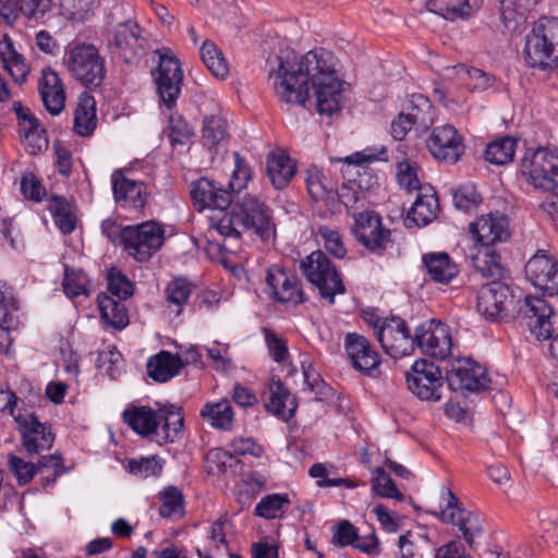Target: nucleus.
I'll return each mask as SVG.
<instances>
[{"label": "nucleus", "instance_id": "13d9d810", "mask_svg": "<svg viewBox=\"0 0 558 558\" xmlns=\"http://www.w3.org/2000/svg\"><path fill=\"white\" fill-rule=\"evenodd\" d=\"M17 310L11 286L0 282V328H10L13 312Z\"/></svg>", "mask_w": 558, "mask_h": 558}, {"label": "nucleus", "instance_id": "37998d69", "mask_svg": "<svg viewBox=\"0 0 558 558\" xmlns=\"http://www.w3.org/2000/svg\"><path fill=\"white\" fill-rule=\"evenodd\" d=\"M517 142L509 136L498 138L489 143L485 149V159L494 165L502 166L512 161Z\"/></svg>", "mask_w": 558, "mask_h": 558}, {"label": "nucleus", "instance_id": "69168bd1", "mask_svg": "<svg viewBox=\"0 0 558 558\" xmlns=\"http://www.w3.org/2000/svg\"><path fill=\"white\" fill-rule=\"evenodd\" d=\"M331 544L337 547L354 546L357 541V529L348 520H342L332 529Z\"/></svg>", "mask_w": 558, "mask_h": 558}, {"label": "nucleus", "instance_id": "680f3d73", "mask_svg": "<svg viewBox=\"0 0 558 558\" xmlns=\"http://www.w3.org/2000/svg\"><path fill=\"white\" fill-rule=\"evenodd\" d=\"M235 167L232 172V178L227 184V187L231 191L233 195L234 192H240L242 189L246 186V183L252 178V171L248 167L247 162L238 151L233 153Z\"/></svg>", "mask_w": 558, "mask_h": 558}, {"label": "nucleus", "instance_id": "f03ea898", "mask_svg": "<svg viewBox=\"0 0 558 558\" xmlns=\"http://www.w3.org/2000/svg\"><path fill=\"white\" fill-rule=\"evenodd\" d=\"M210 228L230 244L236 243L247 230H253L265 242L275 234L270 209L251 194L238 195L230 210L221 217H210Z\"/></svg>", "mask_w": 558, "mask_h": 558}, {"label": "nucleus", "instance_id": "864d4df0", "mask_svg": "<svg viewBox=\"0 0 558 558\" xmlns=\"http://www.w3.org/2000/svg\"><path fill=\"white\" fill-rule=\"evenodd\" d=\"M160 412V423L163 421L162 429L165 433V439L167 441H173V438L179 435L183 427V416L180 412V409L168 404L162 409H159Z\"/></svg>", "mask_w": 558, "mask_h": 558}, {"label": "nucleus", "instance_id": "ddd939ff", "mask_svg": "<svg viewBox=\"0 0 558 558\" xmlns=\"http://www.w3.org/2000/svg\"><path fill=\"white\" fill-rule=\"evenodd\" d=\"M21 435L22 447L28 456L38 454L52 447L54 434L51 425L40 423L35 413H21L14 416Z\"/></svg>", "mask_w": 558, "mask_h": 558}, {"label": "nucleus", "instance_id": "412c9836", "mask_svg": "<svg viewBox=\"0 0 558 558\" xmlns=\"http://www.w3.org/2000/svg\"><path fill=\"white\" fill-rule=\"evenodd\" d=\"M469 230L477 243L488 247L505 242L510 236L508 217L500 213L481 216L470 225Z\"/></svg>", "mask_w": 558, "mask_h": 558}, {"label": "nucleus", "instance_id": "dca6fc26", "mask_svg": "<svg viewBox=\"0 0 558 558\" xmlns=\"http://www.w3.org/2000/svg\"><path fill=\"white\" fill-rule=\"evenodd\" d=\"M527 280L544 294L558 295V260L538 250L525 265Z\"/></svg>", "mask_w": 558, "mask_h": 558}, {"label": "nucleus", "instance_id": "09e8293b", "mask_svg": "<svg viewBox=\"0 0 558 558\" xmlns=\"http://www.w3.org/2000/svg\"><path fill=\"white\" fill-rule=\"evenodd\" d=\"M538 0H500V16L505 25L518 19L523 20Z\"/></svg>", "mask_w": 558, "mask_h": 558}, {"label": "nucleus", "instance_id": "c9c22d12", "mask_svg": "<svg viewBox=\"0 0 558 558\" xmlns=\"http://www.w3.org/2000/svg\"><path fill=\"white\" fill-rule=\"evenodd\" d=\"M478 7V0H427L426 8L447 20L469 17Z\"/></svg>", "mask_w": 558, "mask_h": 558}, {"label": "nucleus", "instance_id": "de8ad7c7", "mask_svg": "<svg viewBox=\"0 0 558 558\" xmlns=\"http://www.w3.org/2000/svg\"><path fill=\"white\" fill-rule=\"evenodd\" d=\"M19 132L33 148V154L40 150L44 145L47 146L46 132L34 114L22 118L19 123Z\"/></svg>", "mask_w": 558, "mask_h": 558}, {"label": "nucleus", "instance_id": "49530a36", "mask_svg": "<svg viewBox=\"0 0 558 558\" xmlns=\"http://www.w3.org/2000/svg\"><path fill=\"white\" fill-rule=\"evenodd\" d=\"M161 506L159 514L163 518H181L184 514V499L175 486H168L159 493Z\"/></svg>", "mask_w": 558, "mask_h": 558}, {"label": "nucleus", "instance_id": "473e14b6", "mask_svg": "<svg viewBox=\"0 0 558 558\" xmlns=\"http://www.w3.org/2000/svg\"><path fill=\"white\" fill-rule=\"evenodd\" d=\"M266 163L267 174L278 190L286 187L295 174V165L287 155L270 153Z\"/></svg>", "mask_w": 558, "mask_h": 558}, {"label": "nucleus", "instance_id": "a878e982", "mask_svg": "<svg viewBox=\"0 0 558 558\" xmlns=\"http://www.w3.org/2000/svg\"><path fill=\"white\" fill-rule=\"evenodd\" d=\"M182 367L181 357L169 351H160L158 354L150 356L146 364L148 376L157 383L170 380L180 373Z\"/></svg>", "mask_w": 558, "mask_h": 558}, {"label": "nucleus", "instance_id": "aec40b11", "mask_svg": "<svg viewBox=\"0 0 558 558\" xmlns=\"http://www.w3.org/2000/svg\"><path fill=\"white\" fill-rule=\"evenodd\" d=\"M427 146L436 159L449 163H456L464 154L462 137L449 124L435 128L427 141Z\"/></svg>", "mask_w": 558, "mask_h": 558}, {"label": "nucleus", "instance_id": "9d476101", "mask_svg": "<svg viewBox=\"0 0 558 558\" xmlns=\"http://www.w3.org/2000/svg\"><path fill=\"white\" fill-rule=\"evenodd\" d=\"M159 56L158 68L153 72L157 93L161 102L172 109L181 93L183 71L179 60L168 48L157 50Z\"/></svg>", "mask_w": 558, "mask_h": 558}, {"label": "nucleus", "instance_id": "9b49d317", "mask_svg": "<svg viewBox=\"0 0 558 558\" xmlns=\"http://www.w3.org/2000/svg\"><path fill=\"white\" fill-rule=\"evenodd\" d=\"M409 390L423 401H439L444 388V377L434 362L420 359L405 374Z\"/></svg>", "mask_w": 558, "mask_h": 558}, {"label": "nucleus", "instance_id": "39448f33", "mask_svg": "<svg viewBox=\"0 0 558 558\" xmlns=\"http://www.w3.org/2000/svg\"><path fill=\"white\" fill-rule=\"evenodd\" d=\"M300 269L307 281L317 288L320 298L330 304L335 303L337 294L345 293L341 274L323 251H314L303 258Z\"/></svg>", "mask_w": 558, "mask_h": 558}, {"label": "nucleus", "instance_id": "c756f323", "mask_svg": "<svg viewBox=\"0 0 558 558\" xmlns=\"http://www.w3.org/2000/svg\"><path fill=\"white\" fill-rule=\"evenodd\" d=\"M423 264L430 279L442 284H448L459 272L458 266L447 253L425 254Z\"/></svg>", "mask_w": 558, "mask_h": 558}, {"label": "nucleus", "instance_id": "f704fd0d", "mask_svg": "<svg viewBox=\"0 0 558 558\" xmlns=\"http://www.w3.org/2000/svg\"><path fill=\"white\" fill-rule=\"evenodd\" d=\"M440 518L444 522L457 525L469 547L473 549L475 537L483 533L477 515L465 509H459V512H451L449 515L446 512H441Z\"/></svg>", "mask_w": 558, "mask_h": 558}, {"label": "nucleus", "instance_id": "1a4fd4ad", "mask_svg": "<svg viewBox=\"0 0 558 558\" xmlns=\"http://www.w3.org/2000/svg\"><path fill=\"white\" fill-rule=\"evenodd\" d=\"M519 301L510 288L498 281H490L480 289L477 293L476 310L488 320L511 317L517 311Z\"/></svg>", "mask_w": 558, "mask_h": 558}, {"label": "nucleus", "instance_id": "f8f14e48", "mask_svg": "<svg viewBox=\"0 0 558 558\" xmlns=\"http://www.w3.org/2000/svg\"><path fill=\"white\" fill-rule=\"evenodd\" d=\"M437 360H445L451 353L452 339L447 325L435 319L421 324L413 336V348Z\"/></svg>", "mask_w": 558, "mask_h": 558}, {"label": "nucleus", "instance_id": "3c124183", "mask_svg": "<svg viewBox=\"0 0 558 558\" xmlns=\"http://www.w3.org/2000/svg\"><path fill=\"white\" fill-rule=\"evenodd\" d=\"M356 241L369 252L380 255L390 242V230L385 229L381 225L379 228L365 231V234H360Z\"/></svg>", "mask_w": 558, "mask_h": 558}, {"label": "nucleus", "instance_id": "c85d7f7f", "mask_svg": "<svg viewBox=\"0 0 558 558\" xmlns=\"http://www.w3.org/2000/svg\"><path fill=\"white\" fill-rule=\"evenodd\" d=\"M97 126L96 101L84 92L80 95L74 112V132L80 136H90Z\"/></svg>", "mask_w": 558, "mask_h": 558}, {"label": "nucleus", "instance_id": "6e6552de", "mask_svg": "<svg viewBox=\"0 0 558 558\" xmlns=\"http://www.w3.org/2000/svg\"><path fill=\"white\" fill-rule=\"evenodd\" d=\"M520 171L535 187L558 194V156L544 148L530 149L521 160Z\"/></svg>", "mask_w": 558, "mask_h": 558}, {"label": "nucleus", "instance_id": "e2e57ef3", "mask_svg": "<svg viewBox=\"0 0 558 558\" xmlns=\"http://www.w3.org/2000/svg\"><path fill=\"white\" fill-rule=\"evenodd\" d=\"M317 234L322 238L325 250L336 258H343L347 254L343 241L339 232L328 226H320Z\"/></svg>", "mask_w": 558, "mask_h": 558}, {"label": "nucleus", "instance_id": "5701e85b", "mask_svg": "<svg viewBox=\"0 0 558 558\" xmlns=\"http://www.w3.org/2000/svg\"><path fill=\"white\" fill-rule=\"evenodd\" d=\"M39 93L46 110L58 116L65 104V92L58 73L51 68H45L39 80Z\"/></svg>", "mask_w": 558, "mask_h": 558}, {"label": "nucleus", "instance_id": "ea45409f", "mask_svg": "<svg viewBox=\"0 0 558 558\" xmlns=\"http://www.w3.org/2000/svg\"><path fill=\"white\" fill-rule=\"evenodd\" d=\"M439 211L438 198L435 194H420L413 203L407 220L416 226H426L437 218Z\"/></svg>", "mask_w": 558, "mask_h": 558}, {"label": "nucleus", "instance_id": "4be33fe9", "mask_svg": "<svg viewBox=\"0 0 558 558\" xmlns=\"http://www.w3.org/2000/svg\"><path fill=\"white\" fill-rule=\"evenodd\" d=\"M344 347L353 367L362 374L373 375L380 364V359L369 341L361 335L348 333Z\"/></svg>", "mask_w": 558, "mask_h": 558}, {"label": "nucleus", "instance_id": "423d86ee", "mask_svg": "<svg viewBox=\"0 0 558 558\" xmlns=\"http://www.w3.org/2000/svg\"><path fill=\"white\" fill-rule=\"evenodd\" d=\"M109 52L128 64H136L148 50V40L137 22L128 20L117 24L107 36Z\"/></svg>", "mask_w": 558, "mask_h": 558}, {"label": "nucleus", "instance_id": "f3484780", "mask_svg": "<svg viewBox=\"0 0 558 558\" xmlns=\"http://www.w3.org/2000/svg\"><path fill=\"white\" fill-rule=\"evenodd\" d=\"M377 340L384 351L393 359L413 352V337L404 319L392 316L386 318L377 331Z\"/></svg>", "mask_w": 558, "mask_h": 558}, {"label": "nucleus", "instance_id": "c03bdc74", "mask_svg": "<svg viewBox=\"0 0 558 558\" xmlns=\"http://www.w3.org/2000/svg\"><path fill=\"white\" fill-rule=\"evenodd\" d=\"M195 286L183 277H175L170 280L165 289L168 305L177 307V314L182 312L183 305L190 299Z\"/></svg>", "mask_w": 558, "mask_h": 558}, {"label": "nucleus", "instance_id": "bb28decb", "mask_svg": "<svg viewBox=\"0 0 558 558\" xmlns=\"http://www.w3.org/2000/svg\"><path fill=\"white\" fill-rule=\"evenodd\" d=\"M269 392V401L265 404L267 412L284 421L292 417L296 409L295 398L279 378L270 380Z\"/></svg>", "mask_w": 558, "mask_h": 558}, {"label": "nucleus", "instance_id": "4468645a", "mask_svg": "<svg viewBox=\"0 0 558 558\" xmlns=\"http://www.w3.org/2000/svg\"><path fill=\"white\" fill-rule=\"evenodd\" d=\"M265 282L274 301L296 306L306 301L298 276L280 267L272 265L267 269Z\"/></svg>", "mask_w": 558, "mask_h": 558}, {"label": "nucleus", "instance_id": "393cba45", "mask_svg": "<svg viewBox=\"0 0 558 558\" xmlns=\"http://www.w3.org/2000/svg\"><path fill=\"white\" fill-rule=\"evenodd\" d=\"M50 3L51 0H0V14L7 20L21 15L38 21L49 11Z\"/></svg>", "mask_w": 558, "mask_h": 558}, {"label": "nucleus", "instance_id": "cd10ccee", "mask_svg": "<svg viewBox=\"0 0 558 558\" xmlns=\"http://www.w3.org/2000/svg\"><path fill=\"white\" fill-rule=\"evenodd\" d=\"M123 421L134 432L147 437L156 432L160 424V412H155L149 407H133L123 412Z\"/></svg>", "mask_w": 558, "mask_h": 558}, {"label": "nucleus", "instance_id": "a19ab883", "mask_svg": "<svg viewBox=\"0 0 558 558\" xmlns=\"http://www.w3.org/2000/svg\"><path fill=\"white\" fill-rule=\"evenodd\" d=\"M199 56L210 73L219 80H225L229 74V66L222 51L210 39L203 41L199 47Z\"/></svg>", "mask_w": 558, "mask_h": 558}, {"label": "nucleus", "instance_id": "a211bd4d", "mask_svg": "<svg viewBox=\"0 0 558 558\" xmlns=\"http://www.w3.org/2000/svg\"><path fill=\"white\" fill-rule=\"evenodd\" d=\"M191 196L198 210L218 209L219 213L214 217H221L233 202V196L228 187L207 178H201L192 183Z\"/></svg>", "mask_w": 558, "mask_h": 558}, {"label": "nucleus", "instance_id": "bf43d9fd", "mask_svg": "<svg viewBox=\"0 0 558 558\" xmlns=\"http://www.w3.org/2000/svg\"><path fill=\"white\" fill-rule=\"evenodd\" d=\"M9 470L15 476L19 485H25L29 483L37 473V465L33 462L25 461L22 458L10 453L8 456Z\"/></svg>", "mask_w": 558, "mask_h": 558}, {"label": "nucleus", "instance_id": "8fccbe9b", "mask_svg": "<svg viewBox=\"0 0 558 558\" xmlns=\"http://www.w3.org/2000/svg\"><path fill=\"white\" fill-rule=\"evenodd\" d=\"M307 190L315 202H324L328 209H333L338 204V193L333 187H328L319 174L307 179Z\"/></svg>", "mask_w": 558, "mask_h": 558}, {"label": "nucleus", "instance_id": "79ce46f5", "mask_svg": "<svg viewBox=\"0 0 558 558\" xmlns=\"http://www.w3.org/2000/svg\"><path fill=\"white\" fill-rule=\"evenodd\" d=\"M57 227L63 234H70L75 230L76 217L71 211L69 202L62 196H52L49 204Z\"/></svg>", "mask_w": 558, "mask_h": 558}, {"label": "nucleus", "instance_id": "7c9ffc66", "mask_svg": "<svg viewBox=\"0 0 558 558\" xmlns=\"http://www.w3.org/2000/svg\"><path fill=\"white\" fill-rule=\"evenodd\" d=\"M0 58L4 70L11 75L12 80L17 84H23L29 73V66L24 57L15 50L12 40L8 36H4L0 44Z\"/></svg>", "mask_w": 558, "mask_h": 558}, {"label": "nucleus", "instance_id": "338daca9", "mask_svg": "<svg viewBox=\"0 0 558 558\" xmlns=\"http://www.w3.org/2000/svg\"><path fill=\"white\" fill-rule=\"evenodd\" d=\"M233 460L234 457L223 449L215 448L209 450L206 456L208 473H225L228 468H232Z\"/></svg>", "mask_w": 558, "mask_h": 558}, {"label": "nucleus", "instance_id": "2f4dec72", "mask_svg": "<svg viewBox=\"0 0 558 558\" xmlns=\"http://www.w3.org/2000/svg\"><path fill=\"white\" fill-rule=\"evenodd\" d=\"M101 320L109 327L122 330L129 323V313L125 305L114 298L100 293L97 298Z\"/></svg>", "mask_w": 558, "mask_h": 558}, {"label": "nucleus", "instance_id": "f257e3e1", "mask_svg": "<svg viewBox=\"0 0 558 558\" xmlns=\"http://www.w3.org/2000/svg\"><path fill=\"white\" fill-rule=\"evenodd\" d=\"M268 77L279 98L287 104L304 106L314 90L319 114L331 117L340 111L342 82L335 69L331 52L320 48L302 57L293 50H282L267 61Z\"/></svg>", "mask_w": 558, "mask_h": 558}, {"label": "nucleus", "instance_id": "603ef678", "mask_svg": "<svg viewBox=\"0 0 558 558\" xmlns=\"http://www.w3.org/2000/svg\"><path fill=\"white\" fill-rule=\"evenodd\" d=\"M107 281L110 296L118 298L120 302L131 298L134 293V286L131 280L117 268L108 270Z\"/></svg>", "mask_w": 558, "mask_h": 558}, {"label": "nucleus", "instance_id": "58836bf2", "mask_svg": "<svg viewBox=\"0 0 558 558\" xmlns=\"http://www.w3.org/2000/svg\"><path fill=\"white\" fill-rule=\"evenodd\" d=\"M403 111L423 131L428 130L434 123V107L430 100L422 94H413Z\"/></svg>", "mask_w": 558, "mask_h": 558}, {"label": "nucleus", "instance_id": "0eeeda50", "mask_svg": "<svg viewBox=\"0 0 558 558\" xmlns=\"http://www.w3.org/2000/svg\"><path fill=\"white\" fill-rule=\"evenodd\" d=\"M165 228L155 220L123 227V247L137 262H147L165 243Z\"/></svg>", "mask_w": 558, "mask_h": 558}, {"label": "nucleus", "instance_id": "4c0bfd02", "mask_svg": "<svg viewBox=\"0 0 558 558\" xmlns=\"http://www.w3.org/2000/svg\"><path fill=\"white\" fill-rule=\"evenodd\" d=\"M228 136V124L222 117H205L202 129V143L208 150L218 153L219 147L227 141Z\"/></svg>", "mask_w": 558, "mask_h": 558}, {"label": "nucleus", "instance_id": "0e129e2a", "mask_svg": "<svg viewBox=\"0 0 558 558\" xmlns=\"http://www.w3.org/2000/svg\"><path fill=\"white\" fill-rule=\"evenodd\" d=\"M452 196L454 206L463 211H470L481 203V196L472 184L461 185Z\"/></svg>", "mask_w": 558, "mask_h": 558}, {"label": "nucleus", "instance_id": "7ed1b4c3", "mask_svg": "<svg viewBox=\"0 0 558 558\" xmlns=\"http://www.w3.org/2000/svg\"><path fill=\"white\" fill-rule=\"evenodd\" d=\"M63 64L75 82L90 90L100 88L107 75L106 59L93 44L70 45Z\"/></svg>", "mask_w": 558, "mask_h": 558}, {"label": "nucleus", "instance_id": "4d7b16f0", "mask_svg": "<svg viewBox=\"0 0 558 558\" xmlns=\"http://www.w3.org/2000/svg\"><path fill=\"white\" fill-rule=\"evenodd\" d=\"M163 461L157 456L141 458L138 460L132 459L129 461V471L141 477L157 476L161 473Z\"/></svg>", "mask_w": 558, "mask_h": 558}, {"label": "nucleus", "instance_id": "774afa93", "mask_svg": "<svg viewBox=\"0 0 558 558\" xmlns=\"http://www.w3.org/2000/svg\"><path fill=\"white\" fill-rule=\"evenodd\" d=\"M381 225V218L378 214L366 210L354 215V226L352 231L356 239L360 234H365V231L373 228H379Z\"/></svg>", "mask_w": 558, "mask_h": 558}, {"label": "nucleus", "instance_id": "20e7f679", "mask_svg": "<svg viewBox=\"0 0 558 558\" xmlns=\"http://www.w3.org/2000/svg\"><path fill=\"white\" fill-rule=\"evenodd\" d=\"M531 68L554 70L558 66V19L542 17L525 37L523 50Z\"/></svg>", "mask_w": 558, "mask_h": 558}, {"label": "nucleus", "instance_id": "6ab92c4d", "mask_svg": "<svg viewBox=\"0 0 558 558\" xmlns=\"http://www.w3.org/2000/svg\"><path fill=\"white\" fill-rule=\"evenodd\" d=\"M113 197L122 208L143 209L146 206L147 185L141 180L126 177L124 169H117L111 175Z\"/></svg>", "mask_w": 558, "mask_h": 558}, {"label": "nucleus", "instance_id": "72a5a7b5", "mask_svg": "<svg viewBox=\"0 0 558 558\" xmlns=\"http://www.w3.org/2000/svg\"><path fill=\"white\" fill-rule=\"evenodd\" d=\"M201 416L214 428L230 430L233 425L234 412L231 402L222 399L218 402H207L201 410Z\"/></svg>", "mask_w": 558, "mask_h": 558}, {"label": "nucleus", "instance_id": "6e6d98bb", "mask_svg": "<svg viewBox=\"0 0 558 558\" xmlns=\"http://www.w3.org/2000/svg\"><path fill=\"white\" fill-rule=\"evenodd\" d=\"M168 137L172 146L184 145L194 136L193 128L179 114L169 117Z\"/></svg>", "mask_w": 558, "mask_h": 558}, {"label": "nucleus", "instance_id": "e433bc0d", "mask_svg": "<svg viewBox=\"0 0 558 558\" xmlns=\"http://www.w3.org/2000/svg\"><path fill=\"white\" fill-rule=\"evenodd\" d=\"M472 265L476 272L492 281H498L504 276L500 256L492 247L478 248L477 253L472 256Z\"/></svg>", "mask_w": 558, "mask_h": 558}, {"label": "nucleus", "instance_id": "b1692460", "mask_svg": "<svg viewBox=\"0 0 558 558\" xmlns=\"http://www.w3.org/2000/svg\"><path fill=\"white\" fill-rule=\"evenodd\" d=\"M524 316L531 320V329L537 339H549L554 332L549 320L553 315V308L544 299L536 296H526L524 299Z\"/></svg>", "mask_w": 558, "mask_h": 558}, {"label": "nucleus", "instance_id": "a18cd8bd", "mask_svg": "<svg viewBox=\"0 0 558 558\" xmlns=\"http://www.w3.org/2000/svg\"><path fill=\"white\" fill-rule=\"evenodd\" d=\"M290 505L287 494H270L260 499L254 509V514L265 519H276L283 514Z\"/></svg>", "mask_w": 558, "mask_h": 558}, {"label": "nucleus", "instance_id": "052dcab7", "mask_svg": "<svg viewBox=\"0 0 558 558\" xmlns=\"http://www.w3.org/2000/svg\"><path fill=\"white\" fill-rule=\"evenodd\" d=\"M85 282L86 276L82 270H73L69 266H64L62 287L68 296L76 298L88 294Z\"/></svg>", "mask_w": 558, "mask_h": 558}, {"label": "nucleus", "instance_id": "2eb2a0df", "mask_svg": "<svg viewBox=\"0 0 558 558\" xmlns=\"http://www.w3.org/2000/svg\"><path fill=\"white\" fill-rule=\"evenodd\" d=\"M446 378L451 389L472 392L486 390L490 381L485 368L471 357L457 359L451 363Z\"/></svg>", "mask_w": 558, "mask_h": 558}, {"label": "nucleus", "instance_id": "5fc2aeb1", "mask_svg": "<svg viewBox=\"0 0 558 558\" xmlns=\"http://www.w3.org/2000/svg\"><path fill=\"white\" fill-rule=\"evenodd\" d=\"M373 490L384 498H395L402 500L403 495L396 487L395 482L388 473L380 466L374 471V477L372 478Z\"/></svg>", "mask_w": 558, "mask_h": 558}]
</instances>
